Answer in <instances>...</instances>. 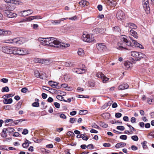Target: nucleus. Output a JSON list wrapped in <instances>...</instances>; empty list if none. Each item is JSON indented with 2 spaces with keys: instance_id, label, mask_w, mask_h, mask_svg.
I'll use <instances>...</instances> for the list:
<instances>
[{
  "instance_id": "1",
  "label": "nucleus",
  "mask_w": 154,
  "mask_h": 154,
  "mask_svg": "<svg viewBox=\"0 0 154 154\" xmlns=\"http://www.w3.org/2000/svg\"><path fill=\"white\" fill-rule=\"evenodd\" d=\"M125 35H122L120 37L121 41L118 43L119 47L117 49L119 50H122L124 49H127L125 47V45L133 47L134 46L139 47L140 48H143V46L138 43L137 41L133 39L132 38L130 37L132 42L128 41L126 38Z\"/></svg>"
},
{
  "instance_id": "2",
  "label": "nucleus",
  "mask_w": 154,
  "mask_h": 154,
  "mask_svg": "<svg viewBox=\"0 0 154 154\" xmlns=\"http://www.w3.org/2000/svg\"><path fill=\"white\" fill-rule=\"evenodd\" d=\"M45 46H49L63 48L68 47L70 45L69 44L60 42L57 38L52 37L45 38Z\"/></svg>"
},
{
  "instance_id": "3",
  "label": "nucleus",
  "mask_w": 154,
  "mask_h": 154,
  "mask_svg": "<svg viewBox=\"0 0 154 154\" xmlns=\"http://www.w3.org/2000/svg\"><path fill=\"white\" fill-rule=\"evenodd\" d=\"M142 5L146 13L148 14L150 12V7L148 0H143Z\"/></svg>"
},
{
  "instance_id": "4",
  "label": "nucleus",
  "mask_w": 154,
  "mask_h": 154,
  "mask_svg": "<svg viewBox=\"0 0 154 154\" xmlns=\"http://www.w3.org/2000/svg\"><path fill=\"white\" fill-rule=\"evenodd\" d=\"M33 12V11L32 10L29 9L19 12H18V14L20 16L24 17L30 15L32 14Z\"/></svg>"
},
{
  "instance_id": "5",
  "label": "nucleus",
  "mask_w": 154,
  "mask_h": 154,
  "mask_svg": "<svg viewBox=\"0 0 154 154\" xmlns=\"http://www.w3.org/2000/svg\"><path fill=\"white\" fill-rule=\"evenodd\" d=\"M82 39L83 41L88 42H94V40L93 38H91L88 34L86 33L83 34Z\"/></svg>"
},
{
  "instance_id": "6",
  "label": "nucleus",
  "mask_w": 154,
  "mask_h": 154,
  "mask_svg": "<svg viewBox=\"0 0 154 154\" xmlns=\"http://www.w3.org/2000/svg\"><path fill=\"white\" fill-rule=\"evenodd\" d=\"M96 76L98 78H101L103 83H106L109 79L101 72H99L96 74Z\"/></svg>"
},
{
  "instance_id": "7",
  "label": "nucleus",
  "mask_w": 154,
  "mask_h": 154,
  "mask_svg": "<svg viewBox=\"0 0 154 154\" xmlns=\"http://www.w3.org/2000/svg\"><path fill=\"white\" fill-rule=\"evenodd\" d=\"M5 15L7 17L13 18L16 17L17 16V14L14 13L9 11H6L4 12Z\"/></svg>"
},
{
  "instance_id": "8",
  "label": "nucleus",
  "mask_w": 154,
  "mask_h": 154,
  "mask_svg": "<svg viewBox=\"0 0 154 154\" xmlns=\"http://www.w3.org/2000/svg\"><path fill=\"white\" fill-rule=\"evenodd\" d=\"M131 55L133 57L132 58L133 60L134 61L139 60V52L136 51H132L131 52Z\"/></svg>"
},
{
  "instance_id": "9",
  "label": "nucleus",
  "mask_w": 154,
  "mask_h": 154,
  "mask_svg": "<svg viewBox=\"0 0 154 154\" xmlns=\"http://www.w3.org/2000/svg\"><path fill=\"white\" fill-rule=\"evenodd\" d=\"M125 16L124 12L121 11H118L117 13L116 17L119 20H122L123 19Z\"/></svg>"
},
{
  "instance_id": "10",
  "label": "nucleus",
  "mask_w": 154,
  "mask_h": 154,
  "mask_svg": "<svg viewBox=\"0 0 154 154\" xmlns=\"http://www.w3.org/2000/svg\"><path fill=\"white\" fill-rule=\"evenodd\" d=\"M11 47H4L2 48V51L5 53L11 54Z\"/></svg>"
},
{
  "instance_id": "11",
  "label": "nucleus",
  "mask_w": 154,
  "mask_h": 154,
  "mask_svg": "<svg viewBox=\"0 0 154 154\" xmlns=\"http://www.w3.org/2000/svg\"><path fill=\"white\" fill-rule=\"evenodd\" d=\"M27 53V52L25 49L17 48V54L24 55Z\"/></svg>"
},
{
  "instance_id": "12",
  "label": "nucleus",
  "mask_w": 154,
  "mask_h": 154,
  "mask_svg": "<svg viewBox=\"0 0 154 154\" xmlns=\"http://www.w3.org/2000/svg\"><path fill=\"white\" fill-rule=\"evenodd\" d=\"M34 61L35 63H43L44 64H48L49 61L47 60H42L38 58H35L34 59Z\"/></svg>"
},
{
  "instance_id": "13",
  "label": "nucleus",
  "mask_w": 154,
  "mask_h": 154,
  "mask_svg": "<svg viewBox=\"0 0 154 154\" xmlns=\"http://www.w3.org/2000/svg\"><path fill=\"white\" fill-rule=\"evenodd\" d=\"M96 47L98 50L102 51L106 49V46L103 44L99 43L96 45Z\"/></svg>"
},
{
  "instance_id": "14",
  "label": "nucleus",
  "mask_w": 154,
  "mask_h": 154,
  "mask_svg": "<svg viewBox=\"0 0 154 154\" xmlns=\"http://www.w3.org/2000/svg\"><path fill=\"white\" fill-rule=\"evenodd\" d=\"M48 84L53 88H59L57 87V85L59 84L58 82H57L52 81H50L48 82Z\"/></svg>"
},
{
  "instance_id": "15",
  "label": "nucleus",
  "mask_w": 154,
  "mask_h": 154,
  "mask_svg": "<svg viewBox=\"0 0 154 154\" xmlns=\"http://www.w3.org/2000/svg\"><path fill=\"white\" fill-rule=\"evenodd\" d=\"M12 43H15L16 44L20 45L23 43L20 38H15L12 39Z\"/></svg>"
},
{
  "instance_id": "16",
  "label": "nucleus",
  "mask_w": 154,
  "mask_h": 154,
  "mask_svg": "<svg viewBox=\"0 0 154 154\" xmlns=\"http://www.w3.org/2000/svg\"><path fill=\"white\" fill-rule=\"evenodd\" d=\"M129 87L128 85L126 83H124L118 87L119 90H124L127 89Z\"/></svg>"
},
{
  "instance_id": "17",
  "label": "nucleus",
  "mask_w": 154,
  "mask_h": 154,
  "mask_svg": "<svg viewBox=\"0 0 154 154\" xmlns=\"http://www.w3.org/2000/svg\"><path fill=\"white\" fill-rule=\"evenodd\" d=\"M80 5L82 7H84L85 6H88L89 3L87 1L85 0H83L79 2Z\"/></svg>"
},
{
  "instance_id": "18",
  "label": "nucleus",
  "mask_w": 154,
  "mask_h": 154,
  "mask_svg": "<svg viewBox=\"0 0 154 154\" xmlns=\"http://www.w3.org/2000/svg\"><path fill=\"white\" fill-rule=\"evenodd\" d=\"M126 145L125 143L120 142L117 143L115 146V147L116 148H119L120 147H124Z\"/></svg>"
},
{
  "instance_id": "19",
  "label": "nucleus",
  "mask_w": 154,
  "mask_h": 154,
  "mask_svg": "<svg viewBox=\"0 0 154 154\" xmlns=\"http://www.w3.org/2000/svg\"><path fill=\"white\" fill-rule=\"evenodd\" d=\"M106 3L109 5L112 6H115L116 5V2L113 0H108Z\"/></svg>"
},
{
  "instance_id": "20",
  "label": "nucleus",
  "mask_w": 154,
  "mask_h": 154,
  "mask_svg": "<svg viewBox=\"0 0 154 154\" xmlns=\"http://www.w3.org/2000/svg\"><path fill=\"white\" fill-rule=\"evenodd\" d=\"M38 18L37 16H31L26 18L24 20V21H30L34 19Z\"/></svg>"
},
{
  "instance_id": "21",
  "label": "nucleus",
  "mask_w": 154,
  "mask_h": 154,
  "mask_svg": "<svg viewBox=\"0 0 154 154\" xmlns=\"http://www.w3.org/2000/svg\"><path fill=\"white\" fill-rule=\"evenodd\" d=\"M132 66V64L129 62H125L124 63L125 68L128 69L130 68Z\"/></svg>"
},
{
  "instance_id": "22",
  "label": "nucleus",
  "mask_w": 154,
  "mask_h": 154,
  "mask_svg": "<svg viewBox=\"0 0 154 154\" xmlns=\"http://www.w3.org/2000/svg\"><path fill=\"white\" fill-rule=\"evenodd\" d=\"M13 101V100L12 98L10 99H5L3 100V103L5 104H11Z\"/></svg>"
},
{
  "instance_id": "23",
  "label": "nucleus",
  "mask_w": 154,
  "mask_h": 154,
  "mask_svg": "<svg viewBox=\"0 0 154 154\" xmlns=\"http://www.w3.org/2000/svg\"><path fill=\"white\" fill-rule=\"evenodd\" d=\"M43 89L45 90L46 91H48V90H50L51 91L55 93V91H57L56 90L53 89L52 88H49L48 87H46L45 86H44L43 87Z\"/></svg>"
},
{
  "instance_id": "24",
  "label": "nucleus",
  "mask_w": 154,
  "mask_h": 154,
  "mask_svg": "<svg viewBox=\"0 0 154 154\" xmlns=\"http://www.w3.org/2000/svg\"><path fill=\"white\" fill-rule=\"evenodd\" d=\"M51 23L52 24L54 25L59 24L61 22L60 19L58 20H51Z\"/></svg>"
},
{
  "instance_id": "25",
  "label": "nucleus",
  "mask_w": 154,
  "mask_h": 154,
  "mask_svg": "<svg viewBox=\"0 0 154 154\" xmlns=\"http://www.w3.org/2000/svg\"><path fill=\"white\" fill-rule=\"evenodd\" d=\"M78 54L79 56H83L85 54L84 50L82 48L79 49Z\"/></svg>"
},
{
  "instance_id": "26",
  "label": "nucleus",
  "mask_w": 154,
  "mask_h": 154,
  "mask_svg": "<svg viewBox=\"0 0 154 154\" xmlns=\"http://www.w3.org/2000/svg\"><path fill=\"white\" fill-rule=\"evenodd\" d=\"M11 31L3 29V35H9L11 34Z\"/></svg>"
},
{
  "instance_id": "27",
  "label": "nucleus",
  "mask_w": 154,
  "mask_h": 154,
  "mask_svg": "<svg viewBox=\"0 0 154 154\" xmlns=\"http://www.w3.org/2000/svg\"><path fill=\"white\" fill-rule=\"evenodd\" d=\"M28 142L29 141L27 139H26L25 140L24 143L22 144V146L24 148H26L29 146Z\"/></svg>"
},
{
  "instance_id": "28",
  "label": "nucleus",
  "mask_w": 154,
  "mask_h": 154,
  "mask_svg": "<svg viewBox=\"0 0 154 154\" xmlns=\"http://www.w3.org/2000/svg\"><path fill=\"white\" fill-rule=\"evenodd\" d=\"M130 32L132 35L136 39L138 38V36L137 35V33L136 32L134 31L132 29H131L130 31Z\"/></svg>"
},
{
  "instance_id": "29",
  "label": "nucleus",
  "mask_w": 154,
  "mask_h": 154,
  "mask_svg": "<svg viewBox=\"0 0 154 154\" xmlns=\"http://www.w3.org/2000/svg\"><path fill=\"white\" fill-rule=\"evenodd\" d=\"M38 41L40 42V43L43 45H45V38H39L38 39Z\"/></svg>"
},
{
  "instance_id": "30",
  "label": "nucleus",
  "mask_w": 154,
  "mask_h": 154,
  "mask_svg": "<svg viewBox=\"0 0 154 154\" xmlns=\"http://www.w3.org/2000/svg\"><path fill=\"white\" fill-rule=\"evenodd\" d=\"M76 72L78 74H82L84 73L85 71V69H77Z\"/></svg>"
},
{
  "instance_id": "31",
  "label": "nucleus",
  "mask_w": 154,
  "mask_h": 154,
  "mask_svg": "<svg viewBox=\"0 0 154 154\" xmlns=\"http://www.w3.org/2000/svg\"><path fill=\"white\" fill-rule=\"evenodd\" d=\"M7 131L6 130V128H4L2 130V132L1 136L3 137H5L7 136L6 135Z\"/></svg>"
},
{
  "instance_id": "32",
  "label": "nucleus",
  "mask_w": 154,
  "mask_h": 154,
  "mask_svg": "<svg viewBox=\"0 0 154 154\" xmlns=\"http://www.w3.org/2000/svg\"><path fill=\"white\" fill-rule=\"evenodd\" d=\"M57 98L61 101H64L65 102H67V101L66 100L64 99V98L63 97H62L60 95H58L56 97Z\"/></svg>"
},
{
  "instance_id": "33",
  "label": "nucleus",
  "mask_w": 154,
  "mask_h": 154,
  "mask_svg": "<svg viewBox=\"0 0 154 154\" xmlns=\"http://www.w3.org/2000/svg\"><path fill=\"white\" fill-rule=\"evenodd\" d=\"M11 54H17V47H11Z\"/></svg>"
},
{
  "instance_id": "34",
  "label": "nucleus",
  "mask_w": 154,
  "mask_h": 154,
  "mask_svg": "<svg viewBox=\"0 0 154 154\" xmlns=\"http://www.w3.org/2000/svg\"><path fill=\"white\" fill-rule=\"evenodd\" d=\"M6 130L9 133H11L14 131V129L10 127L6 128Z\"/></svg>"
},
{
  "instance_id": "35",
  "label": "nucleus",
  "mask_w": 154,
  "mask_h": 154,
  "mask_svg": "<svg viewBox=\"0 0 154 154\" xmlns=\"http://www.w3.org/2000/svg\"><path fill=\"white\" fill-rule=\"evenodd\" d=\"M9 91V88L8 86L3 87L2 89V92H8Z\"/></svg>"
},
{
  "instance_id": "36",
  "label": "nucleus",
  "mask_w": 154,
  "mask_h": 154,
  "mask_svg": "<svg viewBox=\"0 0 154 154\" xmlns=\"http://www.w3.org/2000/svg\"><path fill=\"white\" fill-rule=\"evenodd\" d=\"M129 26L131 27V28L136 29L137 28V26L135 24L132 23H129L128 24Z\"/></svg>"
},
{
  "instance_id": "37",
  "label": "nucleus",
  "mask_w": 154,
  "mask_h": 154,
  "mask_svg": "<svg viewBox=\"0 0 154 154\" xmlns=\"http://www.w3.org/2000/svg\"><path fill=\"white\" fill-rule=\"evenodd\" d=\"M113 29L115 32H120L121 31L120 28L118 26H116L113 27Z\"/></svg>"
},
{
  "instance_id": "38",
  "label": "nucleus",
  "mask_w": 154,
  "mask_h": 154,
  "mask_svg": "<svg viewBox=\"0 0 154 154\" xmlns=\"http://www.w3.org/2000/svg\"><path fill=\"white\" fill-rule=\"evenodd\" d=\"M100 126L104 128H106L108 126L107 124L102 122H100Z\"/></svg>"
},
{
  "instance_id": "39",
  "label": "nucleus",
  "mask_w": 154,
  "mask_h": 154,
  "mask_svg": "<svg viewBox=\"0 0 154 154\" xmlns=\"http://www.w3.org/2000/svg\"><path fill=\"white\" fill-rule=\"evenodd\" d=\"M147 101L148 103L150 104H154V99L148 98L147 99Z\"/></svg>"
},
{
  "instance_id": "40",
  "label": "nucleus",
  "mask_w": 154,
  "mask_h": 154,
  "mask_svg": "<svg viewBox=\"0 0 154 154\" xmlns=\"http://www.w3.org/2000/svg\"><path fill=\"white\" fill-rule=\"evenodd\" d=\"M87 111L86 110H80L79 114L80 115H85L87 114Z\"/></svg>"
},
{
  "instance_id": "41",
  "label": "nucleus",
  "mask_w": 154,
  "mask_h": 154,
  "mask_svg": "<svg viewBox=\"0 0 154 154\" xmlns=\"http://www.w3.org/2000/svg\"><path fill=\"white\" fill-rule=\"evenodd\" d=\"M145 57L146 56L144 54L141 52H139V59L140 60L141 58H145Z\"/></svg>"
},
{
  "instance_id": "42",
  "label": "nucleus",
  "mask_w": 154,
  "mask_h": 154,
  "mask_svg": "<svg viewBox=\"0 0 154 154\" xmlns=\"http://www.w3.org/2000/svg\"><path fill=\"white\" fill-rule=\"evenodd\" d=\"M22 103V102H21V101L18 102L16 107V108L17 110H19L21 108Z\"/></svg>"
},
{
  "instance_id": "43",
  "label": "nucleus",
  "mask_w": 154,
  "mask_h": 154,
  "mask_svg": "<svg viewBox=\"0 0 154 154\" xmlns=\"http://www.w3.org/2000/svg\"><path fill=\"white\" fill-rule=\"evenodd\" d=\"M77 119L74 118H71L70 119L69 122L71 123H74L76 121Z\"/></svg>"
},
{
  "instance_id": "44",
  "label": "nucleus",
  "mask_w": 154,
  "mask_h": 154,
  "mask_svg": "<svg viewBox=\"0 0 154 154\" xmlns=\"http://www.w3.org/2000/svg\"><path fill=\"white\" fill-rule=\"evenodd\" d=\"M131 138L133 140L135 141H137L138 140V138L137 135L132 136Z\"/></svg>"
},
{
  "instance_id": "45",
  "label": "nucleus",
  "mask_w": 154,
  "mask_h": 154,
  "mask_svg": "<svg viewBox=\"0 0 154 154\" xmlns=\"http://www.w3.org/2000/svg\"><path fill=\"white\" fill-rule=\"evenodd\" d=\"M146 141H144L141 143V144L143 145V148L144 149H146L147 148V146L146 145Z\"/></svg>"
},
{
  "instance_id": "46",
  "label": "nucleus",
  "mask_w": 154,
  "mask_h": 154,
  "mask_svg": "<svg viewBox=\"0 0 154 154\" xmlns=\"http://www.w3.org/2000/svg\"><path fill=\"white\" fill-rule=\"evenodd\" d=\"M116 128L121 131H123L125 129V127L123 126H117Z\"/></svg>"
},
{
  "instance_id": "47",
  "label": "nucleus",
  "mask_w": 154,
  "mask_h": 154,
  "mask_svg": "<svg viewBox=\"0 0 154 154\" xmlns=\"http://www.w3.org/2000/svg\"><path fill=\"white\" fill-rule=\"evenodd\" d=\"M0 81L4 83H6L8 82V79H7L3 78L1 79Z\"/></svg>"
},
{
  "instance_id": "48",
  "label": "nucleus",
  "mask_w": 154,
  "mask_h": 154,
  "mask_svg": "<svg viewBox=\"0 0 154 154\" xmlns=\"http://www.w3.org/2000/svg\"><path fill=\"white\" fill-rule=\"evenodd\" d=\"M3 11L4 12H5V11H10V8H9V6L8 5H5V8H3Z\"/></svg>"
},
{
  "instance_id": "49",
  "label": "nucleus",
  "mask_w": 154,
  "mask_h": 154,
  "mask_svg": "<svg viewBox=\"0 0 154 154\" xmlns=\"http://www.w3.org/2000/svg\"><path fill=\"white\" fill-rule=\"evenodd\" d=\"M32 106L33 107H38L39 106V103L37 102H35L32 104Z\"/></svg>"
},
{
  "instance_id": "50",
  "label": "nucleus",
  "mask_w": 154,
  "mask_h": 154,
  "mask_svg": "<svg viewBox=\"0 0 154 154\" xmlns=\"http://www.w3.org/2000/svg\"><path fill=\"white\" fill-rule=\"evenodd\" d=\"M119 138L121 139L126 140L127 139V136L125 135H121L120 136Z\"/></svg>"
},
{
  "instance_id": "51",
  "label": "nucleus",
  "mask_w": 154,
  "mask_h": 154,
  "mask_svg": "<svg viewBox=\"0 0 154 154\" xmlns=\"http://www.w3.org/2000/svg\"><path fill=\"white\" fill-rule=\"evenodd\" d=\"M54 104L55 106V107L57 108H59L60 106V104L57 102H54Z\"/></svg>"
},
{
  "instance_id": "52",
  "label": "nucleus",
  "mask_w": 154,
  "mask_h": 154,
  "mask_svg": "<svg viewBox=\"0 0 154 154\" xmlns=\"http://www.w3.org/2000/svg\"><path fill=\"white\" fill-rule=\"evenodd\" d=\"M28 133V131L26 129H24L23 131L22 132V134H23L26 135Z\"/></svg>"
},
{
  "instance_id": "53",
  "label": "nucleus",
  "mask_w": 154,
  "mask_h": 154,
  "mask_svg": "<svg viewBox=\"0 0 154 154\" xmlns=\"http://www.w3.org/2000/svg\"><path fill=\"white\" fill-rule=\"evenodd\" d=\"M136 119L135 117H132L131 119V122L133 123H135L136 122Z\"/></svg>"
},
{
  "instance_id": "54",
  "label": "nucleus",
  "mask_w": 154,
  "mask_h": 154,
  "mask_svg": "<svg viewBox=\"0 0 154 154\" xmlns=\"http://www.w3.org/2000/svg\"><path fill=\"white\" fill-rule=\"evenodd\" d=\"M21 91L22 92L25 93H26L28 89L27 88L25 87V88H22L21 89Z\"/></svg>"
},
{
  "instance_id": "55",
  "label": "nucleus",
  "mask_w": 154,
  "mask_h": 154,
  "mask_svg": "<svg viewBox=\"0 0 154 154\" xmlns=\"http://www.w3.org/2000/svg\"><path fill=\"white\" fill-rule=\"evenodd\" d=\"M122 114L121 113L118 112L116 113L115 116L116 118H119L121 117Z\"/></svg>"
},
{
  "instance_id": "56",
  "label": "nucleus",
  "mask_w": 154,
  "mask_h": 154,
  "mask_svg": "<svg viewBox=\"0 0 154 154\" xmlns=\"http://www.w3.org/2000/svg\"><path fill=\"white\" fill-rule=\"evenodd\" d=\"M89 85L91 87H94V83L92 82H88Z\"/></svg>"
},
{
  "instance_id": "57",
  "label": "nucleus",
  "mask_w": 154,
  "mask_h": 154,
  "mask_svg": "<svg viewBox=\"0 0 154 154\" xmlns=\"http://www.w3.org/2000/svg\"><path fill=\"white\" fill-rule=\"evenodd\" d=\"M4 109L6 110H10L11 109V107L9 105H7L3 107Z\"/></svg>"
},
{
  "instance_id": "58",
  "label": "nucleus",
  "mask_w": 154,
  "mask_h": 154,
  "mask_svg": "<svg viewBox=\"0 0 154 154\" xmlns=\"http://www.w3.org/2000/svg\"><path fill=\"white\" fill-rule=\"evenodd\" d=\"M65 65L67 67H69L72 66V64L70 62H66Z\"/></svg>"
},
{
  "instance_id": "59",
  "label": "nucleus",
  "mask_w": 154,
  "mask_h": 154,
  "mask_svg": "<svg viewBox=\"0 0 154 154\" xmlns=\"http://www.w3.org/2000/svg\"><path fill=\"white\" fill-rule=\"evenodd\" d=\"M87 147H88V148L90 149H93L94 147L93 145L92 144H89L88 145Z\"/></svg>"
},
{
  "instance_id": "60",
  "label": "nucleus",
  "mask_w": 154,
  "mask_h": 154,
  "mask_svg": "<svg viewBox=\"0 0 154 154\" xmlns=\"http://www.w3.org/2000/svg\"><path fill=\"white\" fill-rule=\"evenodd\" d=\"M67 135L69 136H72L74 135V134L72 132L69 131L67 133Z\"/></svg>"
},
{
  "instance_id": "61",
  "label": "nucleus",
  "mask_w": 154,
  "mask_h": 154,
  "mask_svg": "<svg viewBox=\"0 0 154 154\" xmlns=\"http://www.w3.org/2000/svg\"><path fill=\"white\" fill-rule=\"evenodd\" d=\"M77 18V16H75L73 17L69 18V20H75Z\"/></svg>"
},
{
  "instance_id": "62",
  "label": "nucleus",
  "mask_w": 154,
  "mask_h": 154,
  "mask_svg": "<svg viewBox=\"0 0 154 154\" xmlns=\"http://www.w3.org/2000/svg\"><path fill=\"white\" fill-rule=\"evenodd\" d=\"M103 145L104 147H109L111 146V145H110V143H104L103 144Z\"/></svg>"
},
{
  "instance_id": "63",
  "label": "nucleus",
  "mask_w": 154,
  "mask_h": 154,
  "mask_svg": "<svg viewBox=\"0 0 154 154\" xmlns=\"http://www.w3.org/2000/svg\"><path fill=\"white\" fill-rule=\"evenodd\" d=\"M42 98L43 99H46L47 97V94H46L44 93H42Z\"/></svg>"
},
{
  "instance_id": "64",
  "label": "nucleus",
  "mask_w": 154,
  "mask_h": 154,
  "mask_svg": "<svg viewBox=\"0 0 154 154\" xmlns=\"http://www.w3.org/2000/svg\"><path fill=\"white\" fill-rule=\"evenodd\" d=\"M123 120L125 122H128L129 120V119L128 116H125L123 118Z\"/></svg>"
}]
</instances>
